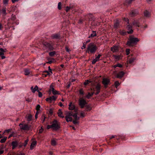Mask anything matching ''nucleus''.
<instances>
[{"mask_svg":"<svg viewBox=\"0 0 155 155\" xmlns=\"http://www.w3.org/2000/svg\"><path fill=\"white\" fill-rule=\"evenodd\" d=\"M139 41L137 38H135L133 36H130L128 39L127 45L128 46H133L134 45L136 44Z\"/></svg>","mask_w":155,"mask_h":155,"instance_id":"1","label":"nucleus"},{"mask_svg":"<svg viewBox=\"0 0 155 155\" xmlns=\"http://www.w3.org/2000/svg\"><path fill=\"white\" fill-rule=\"evenodd\" d=\"M97 49V47L93 43H90L88 45L87 52L94 54Z\"/></svg>","mask_w":155,"mask_h":155,"instance_id":"2","label":"nucleus"},{"mask_svg":"<svg viewBox=\"0 0 155 155\" xmlns=\"http://www.w3.org/2000/svg\"><path fill=\"white\" fill-rule=\"evenodd\" d=\"M60 123L56 120H54L52 123V126L54 130H57L60 128Z\"/></svg>","mask_w":155,"mask_h":155,"instance_id":"3","label":"nucleus"},{"mask_svg":"<svg viewBox=\"0 0 155 155\" xmlns=\"http://www.w3.org/2000/svg\"><path fill=\"white\" fill-rule=\"evenodd\" d=\"M19 126L20 127L21 129L25 130H28L31 127V125H28L27 124H23L22 123L20 124H19Z\"/></svg>","mask_w":155,"mask_h":155,"instance_id":"4","label":"nucleus"},{"mask_svg":"<svg viewBox=\"0 0 155 155\" xmlns=\"http://www.w3.org/2000/svg\"><path fill=\"white\" fill-rule=\"evenodd\" d=\"M86 104V101L83 98H80L79 100V105L81 108H83Z\"/></svg>","mask_w":155,"mask_h":155,"instance_id":"5","label":"nucleus"},{"mask_svg":"<svg viewBox=\"0 0 155 155\" xmlns=\"http://www.w3.org/2000/svg\"><path fill=\"white\" fill-rule=\"evenodd\" d=\"M49 91H51L52 94L54 95L59 94V92L55 90L52 84H51L50 87Z\"/></svg>","mask_w":155,"mask_h":155,"instance_id":"6","label":"nucleus"},{"mask_svg":"<svg viewBox=\"0 0 155 155\" xmlns=\"http://www.w3.org/2000/svg\"><path fill=\"white\" fill-rule=\"evenodd\" d=\"M69 109L70 110H74L75 113H77L78 109L75 108V106L74 104H72V102H70L69 105Z\"/></svg>","mask_w":155,"mask_h":155,"instance_id":"7","label":"nucleus"},{"mask_svg":"<svg viewBox=\"0 0 155 155\" xmlns=\"http://www.w3.org/2000/svg\"><path fill=\"white\" fill-rule=\"evenodd\" d=\"M101 87V85L99 84H97L95 86V88L93 90L94 91H96V92L95 93L96 95L98 94L100 91V88Z\"/></svg>","mask_w":155,"mask_h":155,"instance_id":"8","label":"nucleus"},{"mask_svg":"<svg viewBox=\"0 0 155 155\" xmlns=\"http://www.w3.org/2000/svg\"><path fill=\"white\" fill-rule=\"evenodd\" d=\"M57 97L55 96H53L46 99L47 101L51 103L52 101H54L56 100Z\"/></svg>","mask_w":155,"mask_h":155,"instance_id":"9","label":"nucleus"},{"mask_svg":"<svg viewBox=\"0 0 155 155\" xmlns=\"http://www.w3.org/2000/svg\"><path fill=\"white\" fill-rule=\"evenodd\" d=\"M73 117L74 118V120L73 121V123L74 124H76L78 123V122L77 120L79 119L80 117L77 116V113H75L74 114Z\"/></svg>","mask_w":155,"mask_h":155,"instance_id":"10","label":"nucleus"},{"mask_svg":"<svg viewBox=\"0 0 155 155\" xmlns=\"http://www.w3.org/2000/svg\"><path fill=\"white\" fill-rule=\"evenodd\" d=\"M110 80L107 78H104L102 81V83L104 85L105 87H107V86L110 83Z\"/></svg>","mask_w":155,"mask_h":155,"instance_id":"11","label":"nucleus"},{"mask_svg":"<svg viewBox=\"0 0 155 155\" xmlns=\"http://www.w3.org/2000/svg\"><path fill=\"white\" fill-rule=\"evenodd\" d=\"M44 45L46 47L50 50H53L54 49L53 46L49 43H45Z\"/></svg>","mask_w":155,"mask_h":155,"instance_id":"12","label":"nucleus"},{"mask_svg":"<svg viewBox=\"0 0 155 155\" xmlns=\"http://www.w3.org/2000/svg\"><path fill=\"white\" fill-rule=\"evenodd\" d=\"M131 25H132L138 27H139L140 26L139 22L137 20H134L132 23Z\"/></svg>","mask_w":155,"mask_h":155,"instance_id":"13","label":"nucleus"},{"mask_svg":"<svg viewBox=\"0 0 155 155\" xmlns=\"http://www.w3.org/2000/svg\"><path fill=\"white\" fill-rule=\"evenodd\" d=\"M127 32L128 33L131 34L133 31V30L132 29V26L130 25H128L127 26Z\"/></svg>","mask_w":155,"mask_h":155,"instance_id":"14","label":"nucleus"},{"mask_svg":"<svg viewBox=\"0 0 155 155\" xmlns=\"http://www.w3.org/2000/svg\"><path fill=\"white\" fill-rule=\"evenodd\" d=\"M51 37L53 39H58L60 38V36L58 34H54L52 35Z\"/></svg>","mask_w":155,"mask_h":155,"instance_id":"15","label":"nucleus"},{"mask_svg":"<svg viewBox=\"0 0 155 155\" xmlns=\"http://www.w3.org/2000/svg\"><path fill=\"white\" fill-rule=\"evenodd\" d=\"M18 145V142L16 141H13L12 142V149H14Z\"/></svg>","mask_w":155,"mask_h":155,"instance_id":"16","label":"nucleus"},{"mask_svg":"<svg viewBox=\"0 0 155 155\" xmlns=\"http://www.w3.org/2000/svg\"><path fill=\"white\" fill-rule=\"evenodd\" d=\"M138 14V12L137 10H134L132 11L130 13V15L132 16H135Z\"/></svg>","mask_w":155,"mask_h":155,"instance_id":"17","label":"nucleus"},{"mask_svg":"<svg viewBox=\"0 0 155 155\" xmlns=\"http://www.w3.org/2000/svg\"><path fill=\"white\" fill-rule=\"evenodd\" d=\"M111 50L113 52H117L118 51V46H114L111 48Z\"/></svg>","mask_w":155,"mask_h":155,"instance_id":"18","label":"nucleus"},{"mask_svg":"<svg viewBox=\"0 0 155 155\" xmlns=\"http://www.w3.org/2000/svg\"><path fill=\"white\" fill-rule=\"evenodd\" d=\"M120 25V22L119 21L117 20L115 23L114 24V28L117 29L119 27Z\"/></svg>","mask_w":155,"mask_h":155,"instance_id":"19","label":"nucleus"},{"mask_svg":"<svg viewBox=\"0 0 155 155\" xmlns=\"http://www.w3.org/2000/svg\"><path fill=\"white\" fill-rule=\"evenodd\" d=\"M136 59L135 58H131L129 59L127 61V62L128 64H131L133 63L134 61Z\"/></svg>","mask_w":155,"mask_h":155,"instance_id":"20","label":"nucleus"},{"mask_svg":"<svg viewBox=\"0 0 155 155\" xmlns=\"http://www.w3.org/2000/svg\"><path fill=\"white\" fill-rule=\"evenodd\" d=\"M124 74V73L123 71H121L117 74V77L118 78H121L123 76Z\"/></svg>","mask_w":155,"mask_h":155,"instance_id":"21","label":"nucleus"},{"mask_svg":"<svg viewBox=\"0 0 155 155\" xmlns=\"http://www.w3.org/2000/svg\"><path fill=\"white\" fill-rule=\"evenodd\" d=\"M58 115L59 117L61 118H64V116L63 115L62 112L61 111L60 109L58 110Z\"/></svg>","mask_w":155,"mask_h":155,"instance_id":"22","label":"nucleus"},{"mask_svg":"<svg viewBox=\"0 0 155 155\" xmlns=\"http://www.w3.org/2000/svg\"><path fill=\"white\" fill-rule=\"evenodd\" d=\"M36 141H33L31 144L30 146V149L31 150H32L35 146L36 145Z\"/></svg>","mask_w":155,"mask_h":155,"instance_id":"23","label":"nucleus"},{"mask_svg":"<svg viewBox=\"0 0 155 155\" xmlns=\"http://www.w3.org/2000/svg\"><path fill=\"white\" fill-rule=\"evenodd\" d=\"M144 15L146 17H149L150 16V13L147 11H146L144 13Z\"/></svg>","mask_w":155,"mask_h":155,"instance_id":"24","label":"nucleus"},{"mask_svg":"<svg viewBox=\"0 0 155 155\" xmlns=\"http://www.w3.org/2000/svg\"><path fill=\"white\" fill-rule=\"evenodd\" d=\"M96 31H93L92 34H91L89 36L88 38H93L94 36H96Z\"/></svg>","mask_w":155,"mask_h":155,"instance_id":"25","label":"nucleus"},{"mask_svg":"<svg viewBox=\"0 0 155 155\" xmlns=\"http://www.w3.org/2000/svg\"><path fill=\"white\" fill-rule=\"evenodd\" d=\"M24 74L25 75H28L30 74V71L28 69H25L24 71Z\"/></svg>","mask_w":155,"mask_h":155,"instance_id":"26","label":"nucleus"},{"mask_svg":"<svg viewBox=\"0 0 155 155\" xmlns=\"http://www.w3.org/2000/svg\"><path fill=\"white\" fill-rule=\"evenodd\" d=\"M1 12L3 15H5L7 14L6 8H3L1 10Z\"/></svg>","mask_w":155,"mask_h":155,"instance_id":"27","label":"nucleus"},{"mask_svg":"<svg viewBox=\"0 0 155 155\" xmlns=\"http://www.w3.org/2000/svg\"><path fill=\"white\" fill-rule=\"evenodd\" d=\"M115 59L116 60V61L120 60L121 58V57L120 55H114Z\"/></svg>","mask_w":155,"mask_h":155,"instance_id":"28","label":"nucleus"},{"mask_svg":"<svg viewBox=\"0 0 155 155\" xmlns=\"http://www.w3.org/2000/svg\"><path fill=\"white\" fill-rule=\"evenodd\" d=\"M51 144L52 146H55L56 145V141L54 139H52L51 140Z\"/></svg>","mask_w":155,"mask_h":155,"instance_id":"29","label":"nucleus"},{"mask_svg":"<svg viewBox=\"0 0 155 155\" xmlns=\"http://www.w3.org/2000/svg\"><path fill=\"white\" fill-rule=\"evenodd\" d=\"M66 115L69 116H72L73 117L74 114H73V113L72 111H69L66 114Z\"/></svg>","mask_w":155,"mask_h":155,"instance_id":"30","label":"nucleus"},{"mask_svg":"<svg viewBox=\"0 0 155 155\" xmlns=\"http://www.w3.org/2000/svg\"><path fill=\"white\" fill-rule=\"evenodd\" d=\"M94 92L91 94L90 93H88V95H87L86 96V97L88 99L89 98L91 97L93 95V94H94Z\"/></svg>","mask_w":155,"mask_h":155,"instance_id":"31","label":"nucleus"},{"mask_svg":"<svg viewBox=\"0 0 155 155\" xmlns=\"http://www.w3.org/2000/svg\"><path fill=\"white\" fill-rule=\"evenodd\" d=\"M65 118L66 120V121L67 122H68L69 121H72V118H68V116H65Z\"/></svg>","mask_w":155,"mask_h":155,"instance_id":"32","label":"nucleus"},{"mask_svg":"<svg viewBox=\"0 0 155 155\" xmlns=\"http://www.w3.org/2000/svg\"><path fill=\"white\" fill-rule=\"evenodd\" d=\"M99 60L98 59L97 57L95 58L94 59L92 62V64H95L96 62L99 61Z\"/></svg>","mask_w":155,"mask_h":155,"instance_id":"33","label":"nucleus"},{"mask_svg":"<svg viewBox=\"0 0 155 155\" xmlns=\"http://www.w3.org/2000/svg\"><path fill=\"white\" fill-rule=\"evenodd\" d=\"M32 116L31 115H28L27 117V120L29 121L32 120Z\"/></svg>","mask_w":155,"mask_h":155,"instance_id":"34","label":"nucleus"},{"mask_svg":"<svg viewBox=\"0 0 155 155\" xmlns=\"http://www.w3.org/2000/svg\"><path fill=\"white\" fill-rule=\"evenodd\" d=\"M38 87L36 85L35 87L34 88V89H33V90H32V92L33 93H34L36 91H38Z\"/></svg>","mask_w":155,"mask_h":155,"instance_id":"35","label":"nucleus"},{"mask_svg":"<svg viewBox=\"0 0 155 155\" xmlns=\"http://www.w3.org/2000/svg\"><path fill=\"white\" fill-rule=\"evenodd\" d=\"M7 137H5L3 139H2L0 140L1 143H4L6 141V140H7Z\"/></svg>","mask_w":155,"mask_h":155,"instance_id":"36","label":"nucleus"},{"mask_svg":"<svg viewBox=\"0 0 155 155\" xmlns=\"http://www.w3.org/2000/svg\"><path fill=\"white\" fill-rule=\"evenodd\" d=\"M117 67H118L120 68H121L122 67V65L121 64H115L114 66V68H116Z\"/></svg>","mask_w":155,"mask_h":155,"instance_id":"37","label":"nucleus"},{"mask_svg":"<svg viewBox=\"0 0 155 155\" xmlns=\"http://www.w3.org/2000/svg\"><path fill=\"white\" fill-rule=\"evenodd\" d=\"M8 0H3V3L5 5H7L8 3Z\"/></svg>","mask_w":155,"mask_h":155,"instance_id":"38","label":"nucleus"},{"mask_svg":"<svg viewBox=\"0 0 155 155\" xmlns=\"http://www.w3.org/2000/svg\"><path fill=\"white\" fill-rule=\"evenodd\" d=\"M55 54V52L54 51L50 52L49 53V55L51 56H54Z\"/></svg>","mask_w":155,"mask_h":155,"instance_id":"39","label":"nucleus"},{"mask_svg":"<svg viewBox=\"0 0 155 155\" xmlns=\"http://www.w3.org/2000/svg\"><path fill=\"white\" fill-rule=\"evenodd\" d=\"M61 4H62L61 2H59L58 3V9H59V10L61 9Z\"/></svg>","mask_w":155,"mask_h":155,"instance_id":"40","label":"nucleus"},{"mask_svg":"<svg viewBox=\"0 0 155 155\" xmlns=\"http://www.w3.org/2000/svg\"><path fill=\"white\" fill-rule=\"evenodd\" d=\"M72 6H67L66 7V12H68L70 9L72 8Z\"/></svg>","mask_w":155,"mask_h":155,"instance_id":"41","label":"nucleus"},{"mask_svg":"<svg viewBox=\"0 0 155 155\" xmlns=\"http://www.w3.org/2000/svg\"><path fill=\"white\" fill-rule=\"evenodd\" d=\"M45 118L46 117H45L44 115L43 114L41 117V121H42V123H43L45 121Z\"/></svg>","mask_w":155,"mask_h":155,"instance_id":"42","label":"nucleus"},{"mask_svg":"<svg viewBox=\"0 0 155 155\" xmlns=\"http://www.w3.org/2000/svg\"><path fill=\"white\" fill-rule=\"evenodd\" d=\"M86 109L87 111L90 110L91 109V108L89 105H87L86 106Z\"/></svg>","mask_w":155,"mask_h":155,"instance_id":"43","label":"nucleus"},{"mask_svg":"<svg viewBox=\"0 0 155 155\" xmlns=\"http://www.w3.org/2000/svg\"><path fill=\"white\" fill-rule=\"evenodd\" d=\"M115 84L116 87H117L120 85V83L118 81H117L115 82Z\"/></svg>","mask_w":155,"mask_h":155,"instance_id":"44","label":"nucleus"},{"mask_svg":"<svg viewBox=\"0 0 155 155\" xmlns=\"http://www.w3.org/2000/svg\"><path fill=\"white\" fill-rule=\"evenodd\" d=\"M90 82H91V81H89L88 80H87L86 81L84 82V84L85 85H86L89 83Z\"/></svg>","mask_w":155,"mask_h":155,"instance_id":"45","label":"nucleus"},{"mask_svg":"<svg viewBox=\"0 0 155 155\" xmlns=\"http://www.w3.org/2000/svg\"><path fill=\"white\" fill-rule=\"evenodd\" d=\"M40 108V106L39 104H38L36 107V109L37 111L39 110Z\"/></svg>","mask_w":155,"mask_h":155,"instance_id":"46","label":"nucleus"},{"mask_svg":"<svg viewBox=\"0 0 155 155\" xmlns=\"http://www.w3.org/2000/svg\"><path fill=\"white\" fill-rule=\"evenodd\" d=\"M135 0H127V2L129 4H130L132 2L134 1Z\"/></svg>","mask_w":155,"mask_h":155,"instance_id":"47","label":"nucleus"},{"mask_svg":"<svg viewBox=\"0 0 155 155\" xmlns=\"http://www.w3.org/2000/svg\"><path fill=\"white\" fill-rule=\"evenodd\" d=\"M37 92H38V96L39 97H42V93L41 92L39 91H37Z\"/></svg>","mask_w":155,"mask_h":155,"instance_id":"48","label":"nucleus"},{"mask_svg":"<svg viewBox=\"0 0 155 155\" xmlns=\"http://www.w3.org/2000/svg\"><path fill=\"white\" fill-rule=\"evenodd\" d=\"M6 49H4L2 48H0V51L2 52L3 53L6 51Z\"/></svg>","mask_w":155,"mask_h":155,"instance_id":"49","label":"nucleus"},{"mask_svg":"<svg viewBox=\"0 0 155 155\" xmlns=\"http://www.w3.org/2000/svg\"><path fill=\"white\" fill-rule=\"evenodd\" d=\"M28 141V140H26L25 141V143H24V146L25 147L26 146V145L27 144Z\"/></svg>","mask_w":155,"mask_h":155,"instance_id":"50","label":"nucleus"},{"mask_svg":"<svg viewBox=\"0 0 155 155\" xmlns=\"http://www.w3.org/2000/svg\"><path fill=\"white\" fill-rule=\"evenodd\" d=\"M85 113L84 112H82L81 113V116L82 117H85Z\"/></svg>","mask_w":155,"mask_h":155,"instance_id":"51","label":"nucleus"},{"mask_svg":"<svg viewBox=\"0 0 155 155\" xmlns=\"http://www.w3.org/2000/svg\"><path fill=\"white\" fill-rule=\"evenodd\" d=\"M130 49H127L126 50V54L127 55H128L130 53Z\"/></svg>","mask_w":155,"mask_h":155,"instance_id":"52","label":"nucleus"},{"mask_svg":"<svg viewBox=\"0 0 155 155\" xmlns=\"http://www.w3.org/2000/svg\"><path fill=\"white\" fill-rule=\"evenodd\" d=\"M79 92L80 94H84V92L82 89H80L79 91Z\"/></svg>","mask_w":155,"mask_h":155,"instance_id":"53","label":"nucleus"},{"mask_svg":"<svg viewBox=\"0 0 155 155\" xmlns=\"http://www.w3.org/2000/svg\"><path fill=\"white\" fill-rule=\"evenodd\" d=\"M51 128H52V125H48L47 127V129H48Z\"/></svg>","mask_w":155,"mask_h":155,"instance_id":"54","label":"nucleus"},{"mask_svg":"<svg viewBox=\"0 0 155 155\" xmlns=\"http://www.w3.org/2000/svg\"><path fill=\"white\" fill-rule=\"evenodd\" d=\"M38 111H37L36 112V113L35 114V119H37L38 118Z\"/></svg>","mask_w":155,"mask_h":155,"instance_id":"55","label":"nucleus"},{"mask_svg":"<svg viewBox=\"0 0 155 155\" xmlns=\"http://www.w3.org/2000/svg\"><path fill=\"white\" fill-rule=\"evenodd\" d=\"M43 130V129L42 128V127H41V128L39 130V133H41Z\"/></svg>","mask_w":155,"mask_h":155,"instance_id":"56","label":"nucleus"},{"mask_svg":"<svg viewBox=\"0 0 155 155\" xmlns=\"http://www.w3.org/2000/svg\"><path fill=\"white\" fill-rule=\"evenodd\" d=\"M86 43L85 44H84V43L83 44V46L81 48L82 49H83V48H86Z\"/></svg>","mask_w":155,"mask_h":155,"instance_id":"57","label":"nucleus"},{"mask_svg":"<svg viewBox=\"0 0 155 155\" xmlns=\"http://www.w3.org/2000/svg\"><path fill=\"white\" fill-rule=\"evenodd\" d=\"M48 68V69H49V71L50 72L51 74H52V70H51V69L50 68V66H49Z\"/></svg>","mask_w":155,"mask_h":155,"instance_id":"58","label":"nucleus"},{"mask_svg":"<svg viewBox=\"0 0 155 155\" xmlns=\"http://www.w3.org/2000/svg\"><path fill=\"white\" fill-rule=\"evenodd\" d=\"M65 49L66 51L68 52H69L70 51L69 49L68 48V47L67 46H66L65 47Z\"/></svg>","mask_w":155,"mask_h":155,"instance_id":"59","label":"nucleus"},{"mask_svg":"<svg viewBox=\"0 0 155 155\" xmlns=\"http://www.w3.org/2000/svg\"><path fill=\"white\" fill-rule=\"evenodd\" d=\"M116 136V135H114V136L113 135V136L110 137V139H111L112 138L115 137Z\"/></svg>","mask_w":155,"mask_h":155,"instance_id":"60","label":"nucleus"},{"mask_svg":"<svg viewBox=\"0 0 155 155\" xmlns=\"http://www.w3.org/2000/svg\"><path fill=\"white\" fill-rule=\"evenodd\" d=\"M12 1L13 3H14L16 2H18V0H12Z\"/></svg>","mask_w":155,"mask_h":155,"instance_id":"61","label":"nucleus"},{"mask_svg":"<svg viewBox=\"0 0 155 155\" xmlns=\"http://www.w3.org/2000/svg\"><path fill=\"white\" fill-rule=\"evenodd\" d=\"M11 129H9L7 130H6L5 131L7 132V133H9L11 130Z\"/></svg>","mask_w":155,"mask_h":155,"instance_id":"62","label":"nucleus"},{"mask_svg":"<svg viewBox=\"0 0 155 155\" xmlns=\"http://www.w3.org/2000/svg\"><path fill=\"white\" fill-rule=\"evenodd\" d=\"M15 19V15H14L13 17L12 18V20H14Z\"/></svg>","mask_w":155,"mask_h":155,"instance_id":"63","label":"nucleus"},{"mask_svg":"<svg viewBox=\"0 0 155 155\" xmlns=\"http://www.w3.org/2000/svg\"><path fill=\"white\" fill-rule=\"evenodd\" d=\"M52 62V61H48L47 62V63L51 64Z\"/></svg>","mask_w":155,"mask_h":155,"instance_id":"64","label":"nucleus"}]
</instances>
